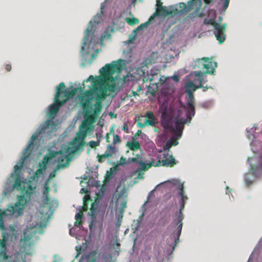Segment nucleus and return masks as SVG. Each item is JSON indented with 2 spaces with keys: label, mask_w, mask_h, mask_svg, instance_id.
<instances>
[{
  "label": "nucleus",
  "mask_w": 262,
  "mask_h": 262,
  "mask_svg": "<svg viewBox=\"0 0 262 262\" xmlns=\"http://www.w3.org/2000/svg\"><path fill=\"white\" fill-rule=\"evenodd\" d=\"M55 127L54 122L51 120H47L41 125L38 130L32 135L28 146L23 151V161L19 165L14 166V173H12V177H15V182L13 184V189H16L20 191V195H17V202L15 206L9 205L8 207L2 211L0 209V217L4 216H11L17 212L18 215L22 213L25 205L30 201L31 197L35 192L36 186L33 185L32 182L25 180L21 181V178L17 172L20 170L23 166L24 161L31 155L30 147L33 144L35 140L39 137L41 138L50 136L51 133Z\"/></svg>",
  "instance_id": "1"
},
{
  "label": "nucleus",
  "mask_w": 262,
  "mask_h": 262,
  "mask_svg": "<svg viewBox=\"0 0 262 262\" xmlns=\"http://www.w3.org/2000/svg\"><path fill=\"white\" fill-rule=\"evenodd\" d=\"M106 90L101 87L85 90L78 96L80 105L83 108L86 121L83 123H92L97 119L102 110V101L106 97Z\"/></svg>",
  "instance_id": "2"
},
{
  "label": "nucleus",
  "mask_w": 262,
  "mask_h": 262,
  "mask_svg": "<svg viewBox=\"0 0 262 262\" xmlns=\"http://www.w3.org/2000/svg\"><path fill=\"white\" fill-rule=\"evenodd\" d=\"M125 60L119 59L117 61H113L111 63L105 64L103 68L100 69L99 73L101 77H94L90 75L89 78L84 80L83 82H91V85H89L88 90H91L93 88L101 87L106 90V96L107 91H114L115 85L111 84L108 82V79L116 72H120L125 66Z\"/></svg>",
  "instance_id": "3"
},
{
  "label": "nucleus",
  "mask_w": 262,
  "mask_h": 262,
  "mask_svg": "<svg viewBox=\"0 0 262 262\" xmlns=\"http://www.w3.org/2000/svg\"><path fill=\"white\" fill-rule=\"evenodd\" d=\"M161 123L162 126L166 130L173 133L178 137H181L186 120L181 118H175L173 121L171 112L166 106L161 108Z\"/></svg>",
  "instance_id": "4"
},
{
  "label": "nucleus",
  "mask_w": 262,
  "mask_h": 262,
  "mask_svg": "<svg viewBox=\"0 0 262 262\" xmlns=\"http://www.w3.org/2000/svg\"><path fill=\"white\" fill-rule=\"evenodd\" d=\"M251 146L254 155L249 158L248 162L250 166V172L257 177L262 173V142L253 140Z\"/></svg>",
  "instance_id": "5"
},
{
  "label": "nucleus",
  "mask_w": 262,
  "mask_h": 262,
  "mask_svg": "<svg viewBox=\"0 0 262 262\" xmlns=\"http://www.w3.org/2000/svg\"><path fill=\"white\" fill-rule=\"evenodd\" d=\"M56 90L54 102L49 106V116H50L55 115L68 98L72 96L75 93L74 91H70L66 89L64 83L63 82H61L56 86Z\"/></svg>",
  "instance_id": "6"
},
{
  "label": "nucleus",
  "mask_w": 262,
  "mask_h": 262,
  "mask_svg": "<svg viewBox=\"0 0 262 262\" xmlns=\"http://www.w3.org/2000/svg\"><path fill=\"white\" fill-rule=\"evenodd\" d=\"M186 14V9L184 7H180V3L178 8H175L171 10H167L165 7L162 5V3L160 0L156 1V10L150 16V19H154L156 16L177 15Z\"/></svg>",
  "instance_id": "7"
},
{
  "label": "nucleus",
  "mask_w": 262,
  "mask_h": 262,
  "mask_svg": "<svg viewBox=\"0 0 262 262\" xmlns=\"http://www.w3.org/2000/svg\"><path fill=\"white\" fill-rule=\"evenodd\" d=\"M216 66V62L205 57L198 59L193 63V69L199 70L198 71L201 70L203 75L206 74H213Z\"/></svg>",
  "instance_id": "8"
},
{
  "label": "nucleus",
  "mask_w": 262,
  "mask_h": 262,
  "mask_svg": "<svg viewBox=\"0 0 262 262\" xmlns=\"http://www.w3.org/2000/svg\"><path fill=\"white\" fill-rule=\"evenodd\" d=\"M213 0H204V2L206 4H209L213 2ZM201 5V0H191L188 3L187 5L184 3H180V7H184L185 9H186V14L191 10L194 9V11L188 16V17L190 18H193L196 16L201 17L203 15V12L200 11Z\"/></svg>",
  "instance_id": "9"
},
{
  "label": "nucleus",
  "mask_w": 262,
  "mask_h": 262,
  "mask_svg": "<svg viewBox=\"0 0 262 262\" xmlns=\"http://www.w3.org/2000/svg\"><path fill=\"white\" fill-rule=\"evenodd\" d=\"M116 210L118 211L116 212V218L118 222L120 224L125 208L126 207V201L122 194L118 193L116 196Z\"/></svg>",
  "instance_id": "10"
},
{
  "label": "nucleus",
  "mask_w": 262,
  "mask_h": 262,
  "mask_svg": "<svg viewBox=\"0 0 262 262\" xmlns=\"http://www.w3.org/2000/svg\"><path fill=\"white\" fill-rule=\"evenodd\" d=\"M222 19V17L220 16L216 21L215 20V24H217V28H214V34L219 43H222L226 39L225 28L226 25L224 23L221 25Z\"/></svg>",
  "instance_id": "11"
},
{
  "label": "nucleus",
  "mask_w": 262,
  "mask_h": 262,
  "mask_svg": "<svg viewBox=\"0 0 262 262\" xmlns=\"http://www.w3.org/2000/svg\"><path fill=\"white\" fill-rule=\"evenodd\" d=\"M118 152V149L115 146L113 145H108L107 149L104 154L100 155H98V161L100 163L105 161V159L112 157L114 155Z\"/></svg>",
  "instance_id": "12"
},
{
  "label": "nucleus",
  "mask_w": 262,
  "mask_h": 262,
  "mask_svg": "<svg viewBox=\"0 0 262 262\" xmlns=\"http://www.w3.org/2000/svg\"><path fill=\"white\" fill-rule=\"evenodd\" d=\"M89 130L90 124L88 123H82V125L80 126L79 131L77 134V137L75 138V142L80 140L82 143H84V140Z\"/></svg>",
  "instance_id": "13"
},
{
  "label": "nucleus",
  "mask_w": 262,
  "mask_h": 262,
  "mask_svg": "<svg viewBox=\"0 0 262 262\" xmlns=\"http://www.w3.org/2000/svg\"><path fill=\"white\" fill-rule=\"evenodd\" d=\"M2 237V239L0 238V262H7L9 256L7 255L6 252L7 249L6 242L7 239L6 237L5 233H3Z\"/></svg>",
  "instance_id": "14"
},
{
  "label": "nucleus",
  "mask_w": 262,
  "mask_h": 262,
  "mask_svg": "<svg viewBox=\"0 0 262 262\" xmlns=\"http://www.w3.org/2000/svg\"><path fill=\"white\" fill-rule=\"evenodd\" d=\"M199 88L203 89V91L205 92L209 89H211V87L207 85L204 86V85L202 84V80L199 81V84L198 85L195 84V83L192 81H188L186 84V91L187 93H188L189 92H191V93H192L193 92Z\"/></svg>",
  "instance_id": "15"
},
{
  "label": "nucleus",
  "mask_w": 262,
  "mask_h": 262,
  "mask_svg": "<svg viewBox=\"0 0 262 262\" xmlns=\"http://www.w3.org/2000/svg\"><path fill=\"white\" fill-rule=\"evenodd\" d=\"M36 233V230L33 228L26 229L24 232V236L21 239V242L25 245L30 246L31 245V239Z\"/></svg>",
  "instance_id": "16"
},
{
  "label": "nucleus",
  "mask_w": 262,
  "mask_h": 262,
  "mask_svg": "<svg viewBox=\"0 0 262 262\" xmlns=\"http://www.w3.org/2000/svg\"><path fill=\"white\" fill-rule=\"evenodd\" d=\"M84 143H82L80 140H77L75 142V138L71 142L70 146H67L64 148V151L66 154H73L75 151L78 150L81 146L84 145Z\"/></svg>",
  "instance_id": "17"
},
{
  "label": "nucleus",
  "mask_w": 262,
  "mask_h": 262,
  "mask_svg": "<svg viewBox=\"0 0 262 262\" xmlns=\"http://www.w3.org/2000/svg\"><path fill=\"white\" fill-rule=\"evenodd\" d=\"M186 101L187 104L190 110V114L189 115V116H188V117L191 119V117L193 116L195 114V108L193 105L194 98L193 94L191 93V92H189L188 93H187Z\"/></svg>",
  "instance_id": "18"
},
{
  "label": "nucleus",
  "mask_w": 262,
  "mask_h": 262,
  "mask_svg": "<svg viewBox=\"0 0 262 262\" xmlns=\"http://www.w3.org/2000/svg\"><path fill=\"white\" fill-rule=\"evenodd\" d=\"M216 11L214 9H210L208 10V16L204 19V24L205 25H212L213 28H217V24H215V19L216 17Z\"/></svg>",
  "instance_id": "19"
},
{
  "label": "nucleus",
  "mask_w": 262,
  "mask_h": 262,
  "mask_svg": "<svg viewBox=\"0 0 262 262\" xmlns=\"http://www.w3.org/2000/svg\"><path fill=\"white\" fill-rule=\"evenodd\" d=\"M92 21H90L88 26L84 32V37L83 38V45L85 46L87 43H91L93 38L90 37V34L94 35L93 32V26L92 25Z\"/></svg>",
  "instance_id": "20"
},
{
  "label": "nucleus",
  "mask_w": 262,
  "mask_h": 262,
  "mask_svg": "<svg viewBox=\"0 0 262 262\" xmlns=\"http://www.w3.org/2000/svg\"><path fill=\"white\" fill-rule=\"evenodd\" d=\"M176 164L175 159L173 158L172 156L170 155L169 156V158L158 160L155 164V167L163 166H169L171 167Z\"/></svg>",
  "instance_id": "21"
},
{
  "label": "nucleus",
  "mask_w": 262,
  "mask_h": 262,
  "mask_svg": "<svg viewBox=\"0 0 262 262\" xmlns=\"http://www.w3.org/2000/svg\"><path fill=\"white\" fill-rule=\"evenodd\" d=\"M179 194L181 196V204H180V211L179 213V216H182L183 217V214L182 210L184 209L185 206V202L187 200V196L184 194V187L183 184L181 185L179 187Z\"/></svg>",
  "instance_id": "22"
},
{
  "label": "nucleus",
  "mask_w": 262,
  "mask_h": 262,
  "mask_svg": "<svg viewBox=\"0 0 262 262\" xmlns=\"http://www.w3.org/2000/svg\"><path fill=\"white\" fill-rule=\"evenodd\" d=\"M49 158L45 156L43 161H42L41 163L39 164V168L37 169L36 172L34 173V177L36 178H38L40 175L43 174V172L47 168V162Z\"/></svg>",
  "instance_id": "23"
},
{
  "label": "nucleus",
  "mask_w": 262,
  "mask_h": 262,
  "mask_svg": "<svg viewBox=\"0 0 262 262\" xmlns=\"http://www.w3.org/2000/svg\"><path fill=\"white\" fill-rule=\"evenodd\" d=\"M160 73V71L158 69L151 70L150 71L149 73L147 72L148 78L147 79L150 81V82L153 81L154 79H158L157 82H155V84L157 85L158 82L159 81L160 78L159 77V75ZM157 88V85H156V88Z\"/></svg>",
  "instance_id": "24"
},
{
  "label": "nucleus",
  "mask_w": 262,
  "mask_h": 262,
  "mask_svg": "<svg viewBox=\"0 0 262 262\" xmlns=\"http://www.w3.org/2000/svg\"><path fill=\"white\" fill-rule=\"evenodd\" d=\"M98 211V204L97 202H95L92 203L90 208V211L89 214L91 216L92 221H95L97 216Z\"/></svg>",
  "instance_id": "25"
},
{
  "label": "nucleus",
  "mask_w": 262,
  "mask_h": 262,
  "mask_svg": "<svg viewBox=\"0 0 262 262\" xmlns=\"http://www.w3.org/2000/svg\"><path fill=\"white\" fill-rule=\"evenodd\" d=\"M43 187L44 190L43 201L45 204L48 205L50 202L49 192L50 190V188L49 186L48 181H46V182L44 183Z\"/></svg>",
  "instance_id": "26"
},
{
  "label": "nucleus",
  "mask_w": 262,
  "mask_h": 262,
  "mask_svg": "<svg viewBox=\"0 0 262 262\" xmlns=\"http://www.w3.org/2000/svg\"><path fill=\"white\" fill-rule=\"evenodd\" d=\"M183 219V217L182 216H178V218L177 219L178 221V227L177 228V232L178 233V237L176 239H174V244L173 245V249H174L175 247L177 246V242L179 241V237L181 234L182 231V220Z\"/></svg>",
  "instance_id": "27"
},
{
  "label": "nucleus",
  "mask_w": 262,
  "mask_h": 262,
  "mask_svg": "<svg viewBox=\"0 0 262 262\" xmlns=\"http://www.w3.org/2000/svg\"><path fill=\"white\" fill-rule=\"evenodd\" d=\"M194 75H195V78L193 79V80H191V81H193L194 82V83H195V84H196V85L199 84L200 80V81L202 80V84L203 85L204 83H205L207 81V80L204 79V78H203V76H204L203 73H202V72H201V71H195Z\"/></svg>",
  "instance_id": "28"
},
{
  "label": "nucleus",
  "mask_w": 262,
  "mask_h": 262,
  "mask_svg": "<svg viewBox=\"0 0 262 262\" xmlns=\"http://www.w3.org/2000/svg\"><path fill=\"white\" fill-rule=\"evenodd\" d=\"M126 145L128 147L130 150L135 151L140 148V144L137 141H128Z\"/></svg>",
  "instance_id": "29"
},
{
  "label": "nucleus",
  "mask_w": 262,
  "mask_h": 262,
  "mask_svg": "<svg viewBox=\"0 0 262 262\" xmlns=\"http://www.w3.org/2000/svg\"><path fill=\"white\" fill-rule=\"evenodd\" d=\"M99 258L96 251L90 252L86 256L87 262H96Z\"/></svg>",
  "instance_id": "30"
},
{
  "label": "nucleus",
  "mask_w": 262,
  "mask_h": 262,
  "mask_svg": "<svg viewBox=\"0 0 262 262\" xmlns=\"http://www.w3.org/2000/svg\"><path fill=\"white\" fill-rule=\"evenodd\" d=\"M113 32L114 30L111 27H107L104 31L103 34L101 36V40H103L106 37L110 39L111 36V33Z\"/></svg>",
  "instance_id": "31"
},
{
  "label": "nucleus",
  "mask_w": 262,
  "mask_h": 262,
  "mask_svg": "<svg viewBox=\"0 0 262 262\" xmlns=\"http://www.w3.org/2000/svg\"><path fill=\"white\" fill-rule=\"evenodd\" d=\"M129 162L136 163L139 164H142V158L141 155L137 154L135 157L128 159Z\"/></svg>",
  "instance_id": "32"
},
{
  "label": "nucleus",
  "mask_w": 262,
  "mask_h": 262,
  "mask_svg": "<svg viewBox=\"0 0 262 262\" xmlns=\"http://www.w3.org/2000/svg\"><path fill=\"white\" fill-rule=\"evenodd\" d=\"M154 19H150V16L147 21L141 24L140 26H139L137 28V29L134 31L142 30L143 29L147 27L149 25V23L151 21H152Z\"/></svg>",
  "instance_id": "33"
},
{
  "label": "nucleus",
  "mask_w": 262,
  "mask_h": 262,
  "mask_svg": "<svg viewBox=\"0 0 262 262\" xmlns=\"http://www.w3.org/2000/svg\"><path fill=\"white\" fill-rule=\"evenodd\" d=\"M245 182L247 186L250 185L253 182L250 173H247L245 175Z\"/></svg>",
  "instance_id": "34"
},
{
  "label": "nucleus",
  "mask_w": 262,
  "mask_h": 262,
  "mask_svg": "<svg viewBox=\"0 0 262 262\" xmlns=\"http://www.w3.org/2000/svg\"><path fill=\"white\" fill-rule=\"evenodd\" d=\"M82 217V213L81 212L77 213L75 215L76 222H75L74 225L78 227L79 224L81 223V219Z\"/></svg>",
  "instance_id": "35"
},
{
  "label": "nucleus",
  "mask_w": 262,
  "mask_h": 262,
  "mask_svg": "<svg viewBox=\"0 0 262 262\" xmlns=\"http://www.w3.org/2000/svg\"><path fill=\"white\" fill-rule=\"evenodd\" d=\"M229 2L230 0H220L218 5H223L224 10L226 11L229 6Z\"/></svg>",
  "instance_id": "36"
},
{
  "label": "nucleus",
  "mask_w": 262,
  "mask_h": 262,
  "mask_svg": "<svg viewBox=\"0 0 262 262\" xmlns=\"http://www.w3.org/2000/svg\"><path fill=\"white\" fill-rule=\"evenodd\" d=\"M125 21L127 22V23L128 24H129V25H131V26H133L135 24H137L139 23V20L138 19L136 18H126L125 19Z\"/></svg>",
  "instance_id": "37"
},
{
  "label": "nucleus",
  "mask_w": 262,
  "mask_h": 262,
  "mask_svg": "<svg viewBox=\"0 0 262 262\" xmlns=\"http://www.w3.org/2000/svg\"><path fill=\"white\" fill-rule=\"evenodd\" d=\"M180 138L173 134V136L170 138L169 140H171V143H172L173 146H176L179 144L178 140Z\"/></svg>",
  "instance_id": "38"
},
{
  "label": "nucleus",
  "mask_w": 262,
  "mask_h": 262,
  "mask_svg": "<svg viewBox=\"0 0 262 262\" xmlns=\"http://www.w3.org/2000/svg\"><path fill=\"white\" fill-rule=\"evenodd\" d=\"M142 166V170L145 171L148 170L153 165L151 163H145L142 162V164H140Z\"/></svg>",
  "instance_id": "39"
},
{
  "label": "nucleus",
  "mask_w": 262,
  "mask_h": 262,
  "mask_svg": "<svg viewBox=\"0 0 262 262\" xmlns=\"http://www.w3.org/2000/svg\"><path fill=\"white\" fill-rule=\"evenodd\" d=\"M121 142V140L120 139V137L116 134L113 135V144L115 145L116 144H119Z\"/></svg>",
  "instance_id": "40"
},
{
  "label": "nucleus",
  "mask_w": 262,
  "mask_h": 262,
  "mask_svg": "<svg viewBox=\"0 0 262 262\" xmlns=\"http://www.w3.org/2000/svg\"><path fill=\"white\" fill-rule=\"evenodd\" d=\"M144 123L145 124V125L148 126H155L156 122L154 120L152 119H145Z\"/></svg>",
  "instance_id": "41"
},
{
  "label": "nucleus",
  "mask_w": 262,
  "mask_h": 262,
  "mask_svg": "<svg viewBox=\"0 0 262 262\" xmlns=\"http://www.w3.org/2000/svg\"><path fill=\"white\" fill-rule=\"evenodd\" d=\"M131 162H129L128 160L127 161L126 159L122 157L119 161V163L117 165V166L124 165H126L128 163H130Z\"/></svg>",
  "instance_id": "42"
},
{
  "label": "nucleus",
  "mask_w": 262,
  "mask_h": 262,
  "mask_svg": "<svg viewBox=\"0 0 262 262\" xmlns=\"http://www.w3.org/2000/svg\"><path fill=\"white\" fill-rule=\"evenodd\" d=\"M89 202V198H87V197L85 196L84 198V205L82 206V210L83 211H86L88 210V205Z\"/></svg>",
  "instance_id": "43"
},
{
  "label": "nucleus",
  "mask_w": 262,
  "mask_h": 262,
  "mask_svg": "<svg viewBox=\"0 0 262 262\" xmlns=\"http://www.w3.org/2000/svg\"><path fill=\"white\" fill-rule=\"evenodd\" d=\"M172 146H173L172 143H171V140H169L163 146V149L164 150H169Z\"/></svg>",
  "instance_id": "44"
},
{
  "label": "nucleus",
  "mask_w": 262,
  "mask_h": 262,
  "mask_svg": "<svg viewBox=\"0 0 262 262\" xmlns=\"http://www.w3.org/2000/svg\"><path fill=\"white\" fill-rule=\"evenodd\" d=\"M145 117H146V119L148 118V119L155 120V118L154 113L151 111L147 112L145 115Z\"/></svg>",
  "instance_id": "45"
},
{
  "label": "nucleus",
  "mask_w": 262,
  "mask_h": 262,
  "mask_svg": "<svg viewBox=\"0 0 262 262\" xmlns=\"http://www.w3.org/2000/svg\"><path fill=\"white\" fill-rule=\"evenodd\" d=\"M99 144V141H91L89 143V145L92 148H95L98 146Z\"/></svg>",
  "instance_id": "46"
},
{
  "label": "nucleus",
  "mask_w": 262,
  "mask_h": 262,
  "mask_svg": "<svg viewBox=\"0 0 262 262\" xmlns=\"http://www.w3.org/2000/svg\"><path fill=\"white\" fill-rule=\"evenodd\" d=\"M60 154L61 155L60 157L58 159V162H63L64 161V159L66 158V156L63 155V151H59L56 153V154Z\"/></svg>",
  "instance_id": "47"
},
{
  "label": "nucleus",
  "mask_w": 262,
  "mask_h": 262,
  "mask_svg": "<svg viewBox=\"0 0 262 262\" xmlns=\"http://www.w3.org/2000/svg\"><path fill=\"white\" fill-rule=\"evenodd\" d=\"M0 228L3 230L5 229L3 216L0 217Z\"/></svg>",
  "instance_id": "48"
},
{
  "label": "nucleus",
  "mask_w": 262,
  "mask_h": 262,
  "mask_svg": "<svg viewBox=\"0 0 262 262\" xmlns=\"http://www.w3.org/2000/svg\"><path fill=\"white\" fill-rule=\"evenodd\" d=\"M122 129L126 133H128V125L126 123H124L122 127Z\"/></svg>",
  "instance_id": "49"
},
{
  "label": "nucleus",
  "mask_w": 262,
  "mask_h": 262,
  "mask_svg": "<svg viewBox=\"0 0 262 262\" xmlns=\"http://www.w3.org/2000/svg\"><path fill=\"white\" fill-rule=\"evenodd\" d=\"M5 69L7 71L9 72L11 70V66L9 64H7L5 66Z\"/></svg>",
  "instance_id": "50"
},
{
  "label": "nucleus",
  "mask_w": 262,
  "mask_h": 262,
  "mask_svg": "<svg viewBox=\"0 0 262 262\" xmlns=\"http://www.w3.org/2000/svg\"><path fill=\"white\" fill-rule=\"evenodd\" d=\"M141 86L140 85L138 86V89H137V92H133V95L134 96H138L139 94H138V92L140 91L141 90Z\"/></svg>",
  "instance_id": "51"
},
{
  "label": "nucleus",
  "mask_w": 262,
  "mask_h": 262,
  "mask_svg": "<svg viewBox=\"0 0 262 262\" xmlns=\"http://www.w3.org/2000/svg\"><path fill=\"white\" fill-rule=\"evenodd\" d=\"M55 177V172H51L49 175V178L47 181H49L50 180L52 179L53 178Z\"/></svg>",
  "instance_id": "52"
},
{
  "label": "nucleus",
  "mask_w": 262,
  "mask_h": 262,
  "mask_svg": "<svg viewBox=\"0 0 262 262\" xmlns=\"http://www.w3.org/2000/svg\"><path fill=\"white\" fill-rule=\"evenodd\" d=\"M137 125L139 127L144 128L145 126V123H142L139 122L137 123Z\"/></svg>",
  "instance_id": "53"
},
{
  "label": "nucleus",
  "mask_w": 262,
  "mask_h": 262,
  "mask_svg": "<svg viewBox=\"0 0 262 262\" xmlns=\"http://www.w3.org/2000/svg\"><path fill=\"white\" fill-rule=\"evenodd\" d=\"M111 135V133H107L106 135V140L107 142H109L110 141H109V138H110V136Z\"/></svg>",
  "instance_id": "54"
},
{
  "label": "nucleus",
  "mask_w": 262,
  "mask_h": 262,
  "mask_svg": "<svg viewBox=\"0 0 262 262\" xmlns=\"http://www.w3.org/2000/svg\"><path fill=\"white\" fill-rule=\"evenodd\" d=\"M148 92H150V93L152 95H154L155 94H156V90H155V91H150V89H148Z\"/></svg>",
  "instance_id": "55"
},
{
  "label": "nucleus",
  "mask_w": 262,
  "mask_h": 262,
  "mask_svg": "<svg viewBox=\"0 0 262 262\" xmlns=\"http://www.w3.org/2000/svg\"><path fill=\"white\" fill-rule=\"evenodd\" d=\"M173 79H174V80L176 81H178L179 80V78H178V76H174L173 77Z\"/></svg>",
  "instance_id": "56"
},
{
  "label": "nucleus",
  "mask_w": 262,
  "mask_h": 262,
  "mask_svg": "<svg viewBox=\"0 0 262 262\" xmlns=\"http://www.w3.org/2000/svg\"><path fill=\"white\" fill-rule=\"evenodd\" d=\"M141 132H141V130H138V132H137V134H136V135H135V136H137V135H140V134H141Z\"/></svg>",
  "instance_id": "57"
},
{
  "label": "nucleus",
  "mask_w": 262,
  "mask_h": 262,
  "mask_svg": "<svg viewBox=\"0 0 262 262\" xmlns=\"http://www.w3.org/2000/svg\"><path fill=\"white\" fill-rule=\"evenodd\" d=\"M13 190V189H11V190H5V193H6L7 192H11V191H12Z\"/></svg>",
  "instance_id": "58"
},
{
  "label": "nucleus",
  "mask_w": 262,
  "mask_h": 262,
  "mask_svg": "<svg viewBox=\"0 0 262 262\" xmlns=\"http://www.w3.org/2000/svg\"><path fill=\"white\" fill-rule=\"evenodd\" d=\"M250 130H248V138H251V137H250V136H251V135H250Z\"/></svg>",
  "instance_id": "59"
},
{
  "label": "nucleus",
  "mask_w": 262,
  "mask_h": 262,
  "mask_svg": "<svg viewBox=\"0 0 262 262\" xmlns=\"http://www.w3.org/2000/svg\"><path fill=\"white\" fill-rule=\"evenodd\" d=\"M113 131H114L113 128V127H112V128H111V130H110V133H111V134L112 133H113Z\"/></svg>",
  "instance_id": "60"
},
{
  "label": "nucleus",
  "mask_w": 262,
  "mask_h": 262,
  "mask_svg": "<svg viewBox=\"0 0 262 262\" xmlns=\"http://www.w3.org/2000/svg\"><path fill=\"white\" fill-rule=\"evenodd\" d=\"M82 191H83V192H85V191H84V189H83V188H82V189L81 190L80 192H82Z\"/></svg>",
  "instance_id": "61"
},
{
  "label": "nucleus",
  "mask_w": 262,
  "mask_h": 262,
  "mask_svg": "<svg viewBox=\"0 0 262 262\" xmlns=\"http://www.w3.org/2000/svg\"><path fill=\"white\" fill-rule=\"evenodd\" d=\"M112 174V172H110L109 173V176H111Z\"/></svg>",
  "instance_id": "62"
},
{
  "label": "nucleus",
  "mask_w": 262,
  "mask_h": 262,
  "mask_svg": "<svg viewBox=\"0 0 262 262\" xmlns=\"http://www.w3.org/2000/svg\"><path fill=\"white\" fill-rule=\"evenodd\" d=\"M79 251H80V250H81V248H80V247H79Z\"/></svg>",
  "instance_id": "63"
}]
</instances>
